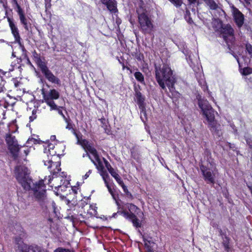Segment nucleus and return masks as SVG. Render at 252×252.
<instances>
[{"label":"nucleus","mask_w":252,"mask_h":252,"mask_svg":"<svg viewBox=\"0 0 252 252\" xmlns=\"http://www.w3.org/2000/svg\"><path fill=\"white\" fill-rule=\"evenodd\" d=\"M15 174L18 182L26 190H32L36 200L42 208H47L48 200L46 196V186L43 180L33 183L29 177L30 172L27 167L17 166L15 167Z\"/></svg>","instance_id":"nucleus-1"},{"label":"nucleus","mask_w":252,"mask_h":252,"mask_svg":"<svg viewBox=\"0 0 252 252\" xmlns=\"http://www.w3.org/2000/svg\"><path fill=\"white\" fill-rule=\"evenodd\" d=\"M155 71L156 79L159 86L166 91V85L172 95L176 98H179L180 94L175 90L176 78L170 67L166 64L162 66L155 65Z\"/></svg>","instance_id":"nucleus-2"},{"label":"nucleus","mask_w":252,"mask_h":252,"mask_svg":"<svg viewBox=\"0 0 252 252\" xmlns=\"http://www.w3.org/2000/svg\"><path fill=\"white\" fill-rule=\"evenodd\" d=\"M197 99L198 106L208 121L210 130L213 133L220 136L221 134L220 126L215 120V111L214 109L210 105L209 102L206 99L202 98L201 95H198Z\"/></svg>","instance_id":"nucleus-3"},{"label":"nucleus","mask_w":252,"mask_h":252,"mask_svg":"<svg viewBox=\"0 0 252 252\" xmlns=\"http://www.w3.org/2000/svg\"><path fill=\"white\" fill-rule=\"evenodd\" d=\"M54 146L53 145L50 144L48 146V149L45 148L44 151V154L43 155V161L45 166H47L48 169L51 168L53 166H55L56 167V169L54 170L52 172L53 178H54V176H55L57 178V180H60L61 182H62V179H58L59 177L57 174H58V172L61 170V168L58 166H60V164L58 162H54L53 161V159H55L56 157V152L53 150Z\"/></svg>","instance_id":"nucleus-4"},{"label":"nucleus","mask_w":252,"mask_h":252,"mask_svg":"<svg viewBox=\"0 0 252 252\" xmlns=\"http://www.w3.org/2000/svg\"><path fill=\"white\" fill-rule=\"evenodd\" d=\"M200 168L203 178L208 184L214 185L215 183L216 166L213 160L207 161L206 164H201Z\"/></svg>","instance_id":"nucleus-5"},{"label":"nucleus","mask_w":252,"mask_h":252,"mask_svg":"<svg viewBox=\"0 0 252 252\" xmlns=\"http://www.w3.org/2000/svg\"><path fill=\"white\" fill-rule=\"evenodd\" d=\"M15 249L17 252H46V250L36 245L29 246L21 240L19 237H16Z\"/></svg>","instance_id":"nucleus-6"},{"label":"nucleus","mask_w":252,"mask_h":252,"mask_svg":"<svg viewBox=\"0 0 252 252\" xmlns=\"http://www.w3.org/2000/svg\"><path fill=\"white\" fill-rule=\"evenodd\" d=\"M220 32L222 37L229 48L235 41L233 28L230 25H222Z\"/></svg>","instance_id":"nucleus-7"},{"label":"nucleus","mask_w":252,"mask_h":252,"mask_svg":"<svg viewBox=\"0 0 252 252\" xmlns=\"http://www.w3.org/2000/svg\"><path fill=\"white\" fill-rule=\"evenodd\" d=\"M138 21L142 32L144 33H150L153 30V25L147 15L145 13L139 14Z\"/></svg>","instance_id":"nucleus-8"},{"label":"nucleus","mask_w":252,"mask_h":252,"mask_svg":"<svg viewBox=\"0 0 252 252\" xmlns=\"http://www.w3.org/2000/svg\"><path fill=\"white\" fill-rule=\"evenodd\" d=\"M127 207L130 213L126 211H123L121 212L120 213L126 218L131 220L134 226L136 227H140L141 223L140 222L135 215L133 213L135 210H138V207L133 204H128Z\"/></svg>","instance_id":"nucleus-9"},{"label":"nucleus","mask_w":252,"mask_h":252,"mask_svg":"<svg viewBox=\"0 0 252 252\" xmlns=\"http://www.w3.org/2000/svg\"><path fill=\"white\" fill-rule=\"evenodd\" d=\"M6 141L8 145V149L12 154L14 159H16L18 157V153L20 149L17 141L14 136L8 135L6 136Z\"/></svg>","instance_id":"nucleus-10"},{"label":"nucleus","mask_w":252,"mask_h":252,"mask_svg":"<svg viewBox=\"0 0 252 252\" xmlns=\"http://www.w3.org/2000/svg\"><path fill=\"white\" fill-rule=\"evenodd\" d=\"M59 93L55 89L50 90L46 95H44L45 102L51 109H56L57 105L54 101V99H57L59 97Z\"/></svg>","instance_id":"nucleus-11"},{"label":"nucleus","mask_w":252,"mask_h":252,"mask_svg":"<svg viewBox=\"0 0 252 252\" xmlns=\"http://www.w3.org/2000/svg\"><path fill=\"white\" fill-rule=\"evenodd\" d=\"M7 21L9 23L11 32L15 38V41L19 44L20 47L22 50V51L23 52H26V50L21 42V37L19 34V30L17 26L15 25L13 20L9 17H7Z\"/></svg>","instance_id":"nucleus-12"},{"label":"nucleus","mask_w":252,"mask_h":252,"mask_svg":"<svg viewBox=\"0 0 252 252\" xmlns=\"http://www.w3.org/2000/svg\"><path fill=\"white\" fill-rule=\"evenodd\" d=\"M205 3L213 11V14L215 17L222 16L224 14V11L222 8L217 4L214 0H203Z\"/></svg>","instance_id":"nucleus-13"},{"label":"nucleus","mask_w":252,"mask_h":252,"mask_svg":"<svg viewBox=\"0 0 252 252\" xmlns=\"http://www.w3.org/2000/svg\"><path fill=\"white\" fill-rule=\"evenodd\" d=\"M16 4L17 7V11L19 16L20 22L21 24L23 25L25 29L27 31L29 32L30 31L31 24L29 22H28V19L25 17L24 11H23L20 5L18 4L17 1H16Z\"/></svg>","instance_id":"nucleus-14"},{"label":"nucleus","mask_w":252,"mask_h":252,"mask_svg":"<svg viewBox=\"0 0 252 252\" xmlns=\"http://www.w3.org/2000/svg\"><path fill=\"white\" fill-rule=\"evenodd\" d=\"M232 14L234 21L237 27L241 28L244 24V15L235 7H233V8Z\"/></svg>","instance_id":"nucleus-15"},{"label":"nucleus","mask_w":252,"mask_h":252,"mask_svg":"<svg viewBox=\"0 0 252 252\" xmlns=\"http://www.w3.org/2000/svg\"><path fill=\"white\" fill-rule=\"evenodd\" d=\"M42 73L44 75L45 78L49 81L57 84H60V79L56 77L48 68L44 71Z\"/></svg>","instance_id":"nucleus-16"},{"label":"nucleus","mask_w":252,"mask_h":252,"mask_svg":"<svg viewBox=\"0 0 252 252\" xmlns=\"http://www.w3.org/2000/svg\"><path fill=\"white\" fill-rule=\"evenodd\" d=\"M103 4L107 6V8L111 12H116L117 10L115 0H101Z\"/></svg>","instance_id":"nucleus-17"},{"label":"nucleus","mask_w":252,"mask_h":252,"mask_svg":"<svg viewBox=\"0 0 252 252\" xmlns=\"http://www.w3.org/2000/svg\"><path fill=\"white\" fill-rule=\"evenodd\" d=\"M135 96L136 97L137 104L139 106V108H142L143 107H145V98L142 95V94L139 91H136Z\"/></svg>","instance_id":"nucleus-18"},{"label":"nucleus","mask_w":252,"mask_h":252,"mask_svg":"<svg viewBox=\"0 0 252 252\" xmlns=\"http://www.w3.org/2000/svg\"><path fill=\"white\" fill-rule=\"evenodd\" d=\"M34 57L36 59L35 61H36V62L38 66L39 67L42 73H43L48 68L46 66L45 63L44 62H42L40 58H38V57H35V56H34Z\"/></svg>","instance_id":"nucleus-19"},{"label":"nucleus","mask_w":252,"mask_h":252,"mask_svg":"<svg viewBox=\"0 0 252 252\" xmlns=\"http://www.w3.org/2000/svg\"><path fill=\"white\" fill-rule=\"evenodd\" d=\"M220 234L222 236L223 240L222 244L224 246V249L226 251L228 252L229 249V239L226 235L222 234V231L221 230H220Z\"/></svg>","instance_id":"nucleus-20"},{"label":"nucleus","mask_w":252,"mask_h":252,"mask_svg":"<svg viewBox=\"0 0 252 252\" xmlns=\"http://www.w3.org/2000/svg\"><path fill=\"white\" fill-rule=\"evenodd\" d=\"M95 160L97 161V164L96 163V162L94 159H91L92 162L96 166V168L99 170L100 172L101 171L104 170V167L102 165V163H101L100 159L99 158H98V159H95Z\"/></svg>","instance_id":"nucleus-21"},{"label":"nucleus","mask_w":252,"mask_h":252,"mask_svg":"<svg viewBox=\"0 0 252 252\" xmlns=\"http://www.w3.org/2000/svg\"><path fill=\"white\" fill-rule=\"evenodd\" d=\"M134 75L138 81L140 82L142 84H145L144 76L140 72H135L134 73Z\"/></svg>","instance_id":"nucleus-22"},{"label":"nucleus","mask_w":252,"mask_h":252,"mask_svg":"<svg viewBox=\"0 0 252 252\" xmlns=\"http://www.w3.org/2000/svg\"><path fill=\"white\" fill-rule=\"evenodd\" d=\"M110 173L115 179V180L117 181V182L119 185L122 184V182H123V181L121 180V178L118 175V174H117L115 171L114 169L111 171V172H110Z\"/></svg>","instance_id":"nucleus-23"},{"label":"nucleus","mask_w":252,"mask_h":252,"mask_svg":"<svg viewBox=\"0 0 252 252\" xmlns=\"http://www.w3.org/2000/svg\"><path fill=\"white\" fill-rule=\"evenodd\" d=\"M139 109H140L141 119L143 122H145L147 120L145 107H143L142 108H139Z\"/></svg>","instance_id":"nucleus-24"},{"label":"nucleus","mask_w":252,"mask_h":252,"mask_svg":"<svg viewBox=\"0 0 252 252\" xmlns=\"http://www.w3.org/2000/svg\"><path fill=\"white\" fill-rule=\"evenodd\" d=\"M87 149L94 156V159H98L99 157L97 155L96 150L94 148H92L91 146H89L87 147Z\"/></svg>","instance_id":"nucleus-25"},{"label":"nucleus","mask_w":252,"mask_h":252,"mask_svg":"<svg viewBox=\"0 0 252 252\" xmlns=\"http://www.w3.org/2000/svg\"><path fill=\"white\" fill-rule=\"evenodd\" d=\"M100 175L102 176L105 184L108 183L107 179L109 177L108 174L105 170L101 171L100 172Z\"/></svg>","instance_id":"nucleus-26"},{"label":"nucleus","mask_w":252,"mask_h":252,"mask_svg":"<svg viewBox=\"0 0 252 252\" xmlns=\"http://www.w3.org/2000/svg\"><path fill=\"white\" fill-rule=\"evenodd\" d=\"M241 73L243 75L245 76L251 74L252 73V68L248 67H245L242 69Z\"/></svg>","instance_id":"nucleus-27"},{"label":"nucleus","mask_w":252,"mask_h":252,"mask_svg":"<svg viewBox=\"0 0 252 252\" xmlns=\"http://www.w3.org/2000/svg\"><path fill=\"white\" fill-rule=\"evenodd\" d=\"M189 3V8H191L193 12H195V8H194L193 5L196 3V0H188Z\"/></svg>","instance_id":"nucleus-28"},{"label":"nucleus","mask_w":252,"mask_h":252,"mask_svg":"<svg viewBox=\"0 0 252 252\" xmlns=\"http://www.w3.org/2000/svg\"><path fill=\"white\" fill-rule=\"evenodd\" d=\"M61 108H62V107H58L57 106V108L56 109H51V110H57L58 113L60 115H61L63 117V118L64 120L65 121V122H67V118H66L65 116L63 114V111L61 110Z\"/></svg>","instance_id":"nucleus-29"},{"label":"nucleus","mask_w":252,"mask_h":252,"mask_svg":"<svg viewBox=\"0 0 252 252\" xmlns=\"http://www.w3.org/2000/svg\"><path fill=\"white\" fill-rule=\"evenodd\" d=\"M104 162L105 163V166L107 168V170L109 172H111V171L113 170L114 169L111 167L110 164L108 162V161L104 158H103Z\"/></svg>","instance_id":"nucleus-30"},{"label":"nucleus","mask_w":252,"mask_h":252,"mask_svg":"<svg viewBox=\"0 0 252 252\" xmlns=\"http://www.w3.org/2000/svg\"><path fill=\"white\" fill-rule=\"evenodd\" d=\"M173 4H174L176 7L180 6L182 3V0H169Z\"/></svg>","instance_id":"nucleus-31"},{"label":"nucleus","mask_w":252,"mask_h":252,"mask_svg":"<svg viewBox=\"0 0 252 252\" xmlns=\"http://www.w3.org/2000/svg\"><path fill=\"white\" fill-rule=\"evenodd\" d=\"M189 15H190L189 11L188 9H187L185 14V18L189 23H190L191 22H192V20L189 17Z\"/></svg>","instance_id":"nucleus-32"},{"label":"nucleus","mask_w":252,"mask_h":252,"mask_svg":"<svg viewBox=\"0 0 252 252\" xmlns=\"http://www.w3.org/2000/svg\"><path fill=\"white\" fill-rule=\"evenodd\" d=\"M70 119L67 118V122H65L67 123V126H66V128L68 129H72L74 133H75L74 129L73 128L72 125L70 123Z\"/></svg>","instance_id":"nucleus-33"},{"label":"nucleus","mask_w":252,"mask_h":252,"mask_svg":"<svg viewBox=\"0 0 252 252\" xmlns=\"http://www.w3.org/2000/svg\"><path fill=\"white\" fill-rule=\"evenodd\" d=\"M120 185L122 187L124 191L126 194L127 195H130L131 196V194L128 191V189H127L125 185L124 182H122V184H120Z\"/></svg>","instance_id":"nucleus-34"},{"label":"nucleus","mask_w":252,"mask_h":252,"mask_svg":"<svg viewBox=\"0 0 252 252\" xmlns=\"http://www.w3.org/2000/svg\"><path fill=\"white\" fill-rule=\"evenodd\" d=\"M246 51L250 55L252 54V46L250 43H247L246 45Z\"/></svg>","instance_id":"nucleus-35"},{"label":"nucleus","mask_w":252,"mask_h":252,"mask_svg":"<svg viewBox=\"0 0 252 252\" xmlns=\"http://www.w3.org/2000/svg\"><path fill=\"white\" fill-rule=\"evenodd\" d=\"M54 252H71L68 249H63L62 248H59L57 249L56 250H55Z\"/></svg>","instance_id":"nucleus-36"},{"label":"nucleus","mask_w":252,"mask_h":252,"mask_svg":"<svg viewBox=\"0 0 252 252\" xmlns=\"http://www.w3.org/2000/svg\"><path fill=\"white\" fill-rule=\"evenodd\" d=\"M133 213H135L139 216V217H142L143 216V213L141 212V210L138 208V210H135Z\"/></svg>","instance_id":"nucleus-37"},{"label":"nucleus","mask_w":252,"mask_h":252,"mask_svg":"<svg viewBox=\"0 0 252 252\" xmlns=\"http://www.w3.org/2000/svg\"><path fill=\"white\" fill-rule=\"evenodd\" d=\"M105 185H106V186L107 187L110 193L112 194V193H113L114 192H113L112 189L111 188L110 186L108 185V183H106V184H105Z\"/></svg>","instance_id":"nucleus-38"},{"label":"nucleus","mask_w":252,"mask_h":252,"mask_svg":"<svg viewBox=\"0 0 252 252\" xmlns=\"http://www.w3.org/2000/svg\"><path fill=\"white\" fill-rule=\"evenodd\" d=\"M92 173V170H89L86 173V174L84 175V179H87L90 175V174Z\"/></svg>","instance_id":"nucleus-39"},{"label":"nucleus","mask_w":252,"mask_h":252,"mask_svg":"<svg viewBox=\"0 0 252 252\" xmlns=\"http://www.w3.org/2000/svg\"><path fill=\"white\" fill-rule=\"evenodd\" d=\"M51 6V2H45V7H46V9L50 8Z\"/></svg>","instance_id":"nucleus-40"},{"label":"nucleus","mask_w":252,"mask_h":252,"mask_svg":"<svg viewBox=\"0 0 252 252\" xmlns=\"http://www.w3.org/2000/svg\"><path fill=\"white\" fill-rule=\"evenodd\" d=\"M111 194V195L112 196L114 200H116V196H115V195L114 193L113 192V193H112V194ZM116 202L117 205H119V203H118V201H116Z\"/></svg>","instance_id":"nucleus-41"},{"label":"nucleus","mask_w":252,"mask_h":252,"mask_svg":"<svg viewBox=\"0 0 252 252\" xmlns=\"http://www.w3.org/2000/svg\"><path fill=\"white\" fill-rule=\"evenodd\" d=\"M86 156H88L91 160L93 159L87 152H86V153L83 154V157L84 158Z\"/></svg>","instance_id":"nucleus-42"},{"label":"nucleus","mask_w":252,"mask_h":252,"mask_svg":"<svg viewBox=\"0 0 252 252\" xmlns=\"http://www.w3.org/2000/svg\"><path fill=\"white\" fill-rule=\"evenodd\" d=\"M144 241L145 242V245L146 246H148V243L150 244V241H146L145 238L144 239Z\"/></svg>","instance_id":"nucleus-43"},{"label":"nucleus","mask_w":252,"mask_h":252,"mask_svg":"<svg viewBox=\"0 0 252 252\" xmlns=\"http://www.w3.org/2000/svg\"><path fill=\"white\" fill-rule=\"evenodd\" d=\"M36 118V116H31L30 117V121H33Z\"/></svg>","instance_id":"nucleus-44"},{"label":"nucleus","mask_w":252,"mask_h":252,"mask_svg":"<svg viewBox=\"0 0 252 252\" xmlns=\"http://www.w3.org/2000/svg\"><path fill=\"white\" fill-rule=\"evenodd\" d=\"M42 94L43 95V96L44 97V95H46V93H45V91L43 89H42Z\"/></svg>","instance_id":"nucleus-45"},{"label":"nucleus","mask_w":252,"mask_h":252,"mask_svg":"<svg viewBox=\"0 0 252 252\" xmlns=\"http://www.w3.org/2000/svg\"><path fill=\"white\" fill-rule=\"evenodd\" d=\"M29 205V204H25L24 206H21L23 209H26L27 208V207Z\"/></svg>","instance_id":"nucleus-46"},{"label":"nucleus","mask_w":252,"mask_h":252,"mask_svg":"<svg viewBox=\"0 0 252 252\" xmlns=\"http://www.w3.org/2000/svg\"><path fill=\"white\" fill-rule=\"evenodd\" d=\"M247 4H250L251 0H244Z\"/></svg>","instance_id":"nucleus-47"},{"label":"nucleus","mask_w":252,"mask_h":252,"mask_svg":"<svg viewBox=\"0 0 252 252\" xmlns=\"http://www.w3.org/2000/svg\"><path fill=\"white\" fill-rule=\"evenodd\" d=\"M24 153H25L26 155H27L29 153V151L27 150H24Z\"/></svg>","instance_id":"nucleus-48"},{"label":"nucleus","mask_w":252,"mask_h":252,"mask_svg":"<svg viewBox=\"0 0 252 252\" xmlns=\"http://www.w3.org/2000/svg\"><path fill=\"white\" fill-rule=\"evenodd\" d=\"M15 52H12V56L13 57H16V55L15 54Z\"/></svg>","instance_id":"nucleus-49"},{"label":"nucleus","mask_w":252,"mask_h":252,"mask_svg":"<svg viewBox=\"0 0 252 252\" xmlns=\"http://www.w3.org/2000/svg\"><path fill=\"white\" fill-rule=\"evenodd\" d=\"M56 138L55 135H53L51 136V139H54Z\"/></svg>","instance_id":"nucleus-50"},{"label":"nucleus","mask_w":252,"mask_h":252,"mask_svg":"<svg viewBox=\"0 0 252 252\" xmlns=\"http://www.w3.org/2000/svg\"><path fill=\"white\" fill-rule=\"evenodd\" d=\"M116 215H117V213H114L113 214L112 217H114V218H115Z\"/></svg>","instance_id":"nucleus-51"},{"label":"nucleus","mask_w":252,"mask_h":252,"mask_svg":"<svg viewBox=\"0 0 252 252\" xmlns=\"http://www.w3.org/2000/svg\"><path fill=\"white\" fill-rule=\"evenodd\" d=\"M51 0H45V2H51Z\"/></svg>","instance_id":"nucleus-52"},{"label":"nucleus","mask_w":252,"mask_h":252,"mask_svg":"<svg viewBox=\"0 0 252 252\" xmlns=\"http://www.w3.org/2000/svg\"><path fill=\"white\" fill-rule=\"evenodd\" d=\"M52 203L53 208H54V205H55V203L54 202H52Z\"/></svg>","instance_id":"nucleus-53"},{"label":"nucleus","mask_w":252,"mask_h":252,"mask_svg":"<svg viewBox=\"0 0 252 252\" xmlns=\"http://www.w3.org/2000/svg\"><path fill=\"white\" fill-rule=\"evenodd\" d=\"M234 56L237 59V62L239 63V59H238V58L236 56Z\"/></svg>","instance_id":"nucleus-54"},{"label":"nucleus","mask_w":252,"mask_h":252,"mask_svg":"<svg viewBox=\"0 0 252 252\" xmlns=\"http://www.w3.org/2000/svg\"><path fill=\"white\" fill-rule=\"evenodd\" d=\"M247 143H249V145L251 146V142H248V141H247Z\"/></svg>","instance_id":"nucleus-55"},{"label":"nucleus","mask_w":252,"mask_h":252,"mask_svg":"<svg viewBox=\"0 0 252 252\" xmlns=\"http://www.w3.org/2000/svg\"><path fill=\"white\" fill-rule=\"evenodd\" d=\"M49 177L50 178V179H49V183H50V180H51V178L50 176H49Z\"/></svg>","instance_id":"nucleus-56"},{"label":"nucleus","mask_w":252,"mask_h":252,"mask_svg":"<svg viewBox=\"0 0 252 252\" xmlns=\"http://www.w3.org/2000/svg\"><path fill=\"white\" fill-rule=\"evenodd\" d=\"M28 63H29V64H31V63L29 59L28 60Z\"/></svg>","instance_id":"nucleus-57"},{"label":"nucleus","mask_w":252,"mask_h":252,"mask_svg":"<svg viewBox=\"0 0 252 252\" xmlns=\"http://www.w3.org/2000/svg\"><path fill=\"white\" fill-rule=\"evenodd\" d=\"M61 174H63V175H62V177H63V176H64V174L63 172H62Z\"/></svg>","instance_id":"nucleus-58"},{"label":"nucleus","mask_w":252,"mask_h":252,"mask_svg":"<svg viewBox=\"0 0 252 252\" xmlns=\"http://www.w3.org/2000/svg\"><path fill=\"white\" fill-rule=\"evenodd\" d=\"M34 54L36 55V56H37V54H36V52H34Z\"/></svg>","instance_id":"nucleus-59"},{"label":"nucleus","mask_w":252,"mask_h":252,"mask_svg":"<svg viewBox=\"0 0 252 252\" xmlns=\"http://www.w3.org/2000/svg\"><path fill=\"white\" fill-rule=\"evenodd\" d=\"M61 186V185H58V187H60Z\"/></svg>","instance_id":"nucleus-60"}]
</instances>
